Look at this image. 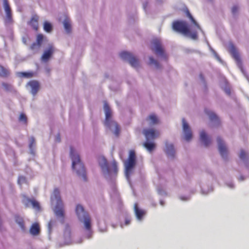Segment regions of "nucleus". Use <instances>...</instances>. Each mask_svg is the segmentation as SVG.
Returning <instances> with one entry per match:
<instances>
[{
	"label": "nucleus",
	"mask_w": 249,
	"mask_h": 249,
	"mask_svg": "<svg viewBox=\"0 0 249 249\" xmlns=\"http://www.w3.org/2000/svg\"><path fill=\"white\" fill-rule=\"evenodd\" d=\"M70 156L72 160V167L75 170L79 176H81L84 181L87 180L86 170L83 163L81 162L79 155L77 154L75 150L71 147Z\"/></svg>",
	"instance_id": "1"
},
{
	"label": "nucleus",
	"mask_w": 249,
	"mask_h": 249,
	"mask_svg": "<svg viewBox=\"0 0 249 249\" xmlns=\"http://www.w3.org/2000/svg\"><path fill=\"white\" fill-rule=\"evenodd\" d=\"M51 198L52 201H56L54 213L57 217L61 218V222L63 223L65 218L64 205L61 199L60 191L58 188L54 189Z\"/></svg>",
	"instance_id": "2"
},
{
	"label": "nucleus",
	"mask_w": 249,
	"mask_h": 249,
	"mask_svg": "<svg viewBox=\"0 0 249 249\" xmlns=\"http://www.w3.org/2000/svg\"><path fill=\"white\" fill-rule=\"evenodd\" d=\"M173 29L178 32L189 36L193 39L197 38V33L196 31L191 32L188 28L187 24L183 21H176L173 23Z\"/></svg>",
	"instance_id": "3"
},
{
	"label": "nucleus",
	"mask_w": 249,
	"mask_h": 249,
	"mask_svg": "<svg viewBox=\"0 0 249 249\" xmlns=\"http://www.w3.org/2000/svg\"><path fill=\"white\" fill-rule=\"evenodd\" d=\"M75 212L79 220L83 222L85 229L90 231L91 219L88 213L85 211L84 208L80 205H77Z\"/></svg>",
	"instance_id": "4"
},
{
	"label": "nucleus",
	"mask_w": 249,
	"mask_h": 249,
	"mask_svg": "<svg viewBox=\"0 0 249 249\" xmlns=\"http://www.w3.org/2000/svg\"><path fill=\"white\" fill-rule=\"evenodd\" d=\"M136 162V157L135 152L131 150L129 151V156L127 160L125 161V174L128 179H129L130 176L132 173V170L135 166Z\"/></svg>",
	"instance_id": "5"
},
{
	"label": "nucleus",
	"mask_w": 249,
	"mask_h": 249,
	"mask_svg": "<svg viewBox=\"0 0 249 249\" xmlns=\"http://www.w3.org/2000/svg\"><path fill=\"white\" fill-rule=\"evenodd\" d=\"M104 107L106 114L105 124L108 127H111L112 126H114L115 128L114 134L117 136H118L120 132V127L115 122L111 120V111L110 109L109 105L107 102H105Z\"/></svg>",
	"instance_id": "6"
},
{
	"label": "nucleus",
	"mask_w": 249,
	"mask_h": 249,
	"mask_svg": "<svg viewBox=\"0 0 249 249\" xmlns=\"http://www.w3.org/2000/svg\"><path fill=\"white\" fill-rule=\"evenodd\" d=\"M103 162H100L99 164L103 172L108 175H116L118 172L117 164L116 161L112 162L111 167L108 166L107 161L105 158L102 159Z\"/></svg>",
	"instance_id": "7"
},
{
	"label": "nucleus",
	"mask_w": 249,
	"mask_h": 249,
	"mask_svg": "<svg viewBox=\"0 0 249 249\" xmlns=\"http://www.w3.org/2000/svg\"><path fill=\"white\" fill-rule=\"evenodd\" d=\"M229 51L230 53L231 54L232 57L236 61L237 66L238 67L242 73L246 77H247L248 75L243 68V64L240 56V54L235 47L233 45H231L230 47Z\"/></svg>",
	"instance_id": "8"
},
{
	"label": "nucleus",
	"mask_w": 249,
	"mask_h": 249,
	"mask_svg": "<svg viewBox=\"0 0 249 249\" xmlns=\"http://www.w3.org/2000/svg\"><path fill=\"white\" fill-rule=\"evenodd\" d=\"M153 47H152V51L157 55L160 56L163 58L166 59L167 55L164 52V50L162 46L161 42L159 39H154L152 41Z\"/></svg>",
	"instance_id": "9"
},
{
	"label": "nucleus",
	"mask_w": 249,
	"mask_h": 249,
	"mask_svg": "<svg viewBox=\"0 0 249 249\" xmlns=\"http://www.w3.org/2000/svg\"><path fill=\"white\" fill-rule=\"evenodd\" d=\"M120 57L124 60H128L131 66L136 68L139 65V60L132 53L127 52H122L120 53Z\"/></svg>",
	"instance_id": "10"
},
{
	"label": "nucleus",
	"mask_w": 249,
	"mask_h": 249,
	"mask_svg": "<svg viewBox=\"0 0 249 249\" xmlns=\"http://www.w3.org/2000/svg\"><path fill=\"white\" fill-rule=\"evenodd\" d=\"M217 141L218 143V150L221 156L223 158H226L228 155V150L225 143L220 137H218L217 138Z\"/></svg>",
	"instance_id": "11"
},
{
	"label": "nucleus",
	"mask_w": 249,
	"mask_h": 249,
	"mask_svg": "<svg viewBox=\"0 0 249 249\" xmlns=\"http://www.w3.org/2000/svg\"><path fill=\"white\" fill-rule=\"evenodd\" d=\"M146 140H154L159 136V132L153 129H145L143 132Z\"/></svg>",
	"instance_id": "12"
},
{
	"label": "nucleus",
	"mask_w": 249,
	"mask_h": 249,
	"mask_svg": "<svg viewBox=\"0 0 249 249\" xmlns=\"http://www.w3.org/2000/svg\"><path fill=\"white\" fill-rule=\"evenodd\" d=\"M182 124H183V130L185 134V139L187 141H189L191 140L192 138V133L191 130L186 122L185 119H182Z\"/></svg>",
	"instance_id": "13"
},
{
	"label": "nucleus",
	"mask_w": 249,
	"mask_h": 249,
	"mask_svg": "<svg viewBox=\"0 0 249 249\" xmlns=\"http://www.w3.org/2000/svg\"><path fill=\"white\" fill-rule=\"evenodd\" d=\"M54 49L52 45H50L48 48L43 53L41 59L42 61L46 62L52 57Z\"/></svg>",
	"instance_id": "14"
},
{
	"label": "nucleus",
	"mask_w": 249,
	"mask_h": 249,
	"mask_svg": "<svg viewBox=\"0 0 249 249\" xmlns=\"http://www.w3.org/2000/svg\"><path fill=\"white\" fill-rule=\"evenodd\" d=\"M3 0V6L6 15V21L11 22L12 21V12L8 0Z\"/></svg>",
	"instance_id": "15"
},
{
	"label": "nucleus",
	"mask_w": 249,
	"mask_h": 249,
	"mask_svg": "<svg viewBox=\"0 0 249 249\" xmlns=\"http://www.w3.org/2000/svg\"><path fill=\"white\" fill-rule=\"evenodd\" d=\"M38 16L36 15H34L32 17L31 20L29 22V24L36 31L38 29Z\"/></svg>",
	"instance_id": "16"
},
{
	"label": "nucleus",
	"mask_w": 249,
	"mask_h": 249,
	"mask_svg": "<svg viewBox=\"0 0 249 249\" xmlns=\"http://www.w3.org/2000/svg\"><path fill=\"white\" fill-rule=\"evenodd\" d=\"M166 148L165 153L168 157L174 158L175 154V150L174 145L172 144H169L167 142L165 143Z\"/></svg>",
	"instance_id": "17"
},
{
	"label": "nucleus",
	"mask_w": 249,
	"mask_h": 249,
	"mask_svg": "<svg viewBox=\"0 0 249 249\" xmlns=\"http://www.w3.org/2000/svg\"><path fill=\"white\" fill-rule=\"evenodd\" d=\"M200 138L201 141L203 142L205 146H208L211 142V139L207 136L204 130L200 132Z\"/></svg>",
	"instance_id": "18"
},
{
	"label": "nucleus",
	"mask_w": 249,
	"mask_h": 249,
	"mask_svg": "<svg viewBox=\"0 0 249 249\" xmlns=\"http://www.w3.org/2000/svg\"><path fill=\"white\" fill-rule=\"evenodd\" d=\"M30 87L31 88V92L32 93L35 95L37 92L39 88V83L36 81H32L28 83V84Z\"/></svg>",
	"instance_id": "19"
},
{
	"label": "nucleus",
	"mask_w": 249,
	"mask_h": 249,
	"mask_svg": "<svg viewBox=\"0 0 249 249\" xmlns=\"http://www.w3.org/2000/svg\"><path fill=\"white\" fill-rule=\"evenodd\" d=\"M134 212L135 213L136 215L137 218L139 220H141L142 218V217L145 214V212L141 209H140L138 207V205L137 203H135L134 204Z\"/></svg>",
	"instance_id": "20"
},
{
	"label": "nucleus",
	"mask_w": 249,
	"mask_h": 249,
	"mask_svg": "<svg viewBox=\"0 0 249 249\" xmlns=\"http://www.w3.org/2000/svg\"><path fill=\"white\" fill-rule=\"evenodd\" d=\"M30 233L34 236L39 234L40 232V228L39 224L37 223L33 224L30 229Z\"/></svg>",
	"instance_id": "21"
},
{
	"label": "nucleus",
	"mask_w": 249,
	"mask_h": 249,
	"mask_svg": "<svg viewBox=\"0 0 249 249\" xmlns=\"http://www.w3.org/2000/svg\"><path fill=\"white\" fill-rule=\"evenodd\" d=\"M205 112L209 116L210 119L212 121H215L217 123H219V119L214 113L208 109H205Z\"/></svg>",
	"instance_id": "22"
},
{
	"label": "nucleus",
	"mask_w": 249,
	"mask_h": 249,
	"mask_svg": "<svg viewBox=\"0 0 249 249\" xmlns=\"http://www.w3.org/2000/svg\"><path fill=\"white\" fill-rule=\"evenodd\" d=\"M15 219L16 222L19 225L23 231H24L25 230V227L23 218L18 215H16Z\"/></svg>",
	"instance_id": "23"
},
{
	"label": "nucleus",
	"mask_w": 249,
	"mask_h": 249,
	"mask_svg": "<svg viewBox=\"0 0 249 249\" xmlns=\"http://www.w3.org/2000/svg\"><path fill=\"white\" fill-rule=\"evenodd\" d=\"M27 203L25 204V205H26L27 207H28V203H31L32 205V206L34 208H35L36 210H40V205H39V203L37 201H36L35 200L31 199L29 198L27 199Z\"/></svg>",
	"instance_id": "24"
},
{
	"label": "nucleus",
	"mask_w": 249,
	"mask_h": 249,
	"mask_svg": "<svg viewBox=\"0 0 249 249\" xmlns=\"http://www.w3.org/2000/svg\"><path fill=\"white\" fill-rule=\"evenodd\" d=\"M143 146L149 152L152 151L155 148V144L154 143L148 142H144Z\"/></svg>",
	"instance_id": "25"
},
{
	"label": "nucleus",
	"mask_w": 249,
	"mask_h": 249,
	"mask_svg": "<svg viewBox=\"0 0 249 249\" xmlns=\"http://www.w3.org/2000/svg\"><path fill=\"white\" fill-rule=\"evenodd\" d=\"M9 75V71L0 65V76L3 77H6Z\"/></svg>",
	"instance_id": "26"
},
{
	"label": "nucleus",
	"mask_w": 249,
	"mask_h": 249,
	"mask_svg": "<svg viewBox=\"0 0 249 249\" xmlns=\"http://www.w3.org/2000/svg\"><path fill=\"white\" fill-rule=\"evenodd\" d=\"M186 15L187 17L190 19L192 23L194 24V25L198 29V30H201V28L199 24L197 23V22L194 18L192 15L190 14L189 11L187 10L186 11Z\"/></svg>",
	"instance_id": "27"
},
{
	"label": "nucleus",
	"mask_w": 249,
	"mask_h": 249,
	"mask_svg": "<svg viewBox=\"0 0 249 249\" xmlns=\"http://www.w3.org/2000/svg\"><path fill=\"white\" fill-rule=\"evenodd\" d=\"M147 120L149 121L150 124H155L158 123V119L154 114L150 115Z\"/></svg>",
	"instance_id": "28"
},
{
	"label": "nucleus",
	"mask_w": 249,
	"mask_h": 249,
	"mask_svg": "<svg viewBox=\"0 0 249 249\" xmlns=\"http://www.w3.org/2000/svg\"><path fill=\"white\" fill-rule=\"evenodd\" d=\"M64 26L65 30L67 33H69L71 31V24L70 21L66 19L64 21Z\"/></svg>",
	"instance_id": "29"
},
{
	"label": "nucleus",
	"mask_w": 249,
	"mask_h": 249,
	"mask_svg": "<svg viewBox=\"0 0 249 249\" xmlns=\"http://www.w3.org/2000/svg\"><path fill=\"white\" fill-rule=\"evenodd\" d=\"M43 28L45 31L50 33L52 31L53 27L51 24L47 21H45L43 25Z\"/></svg>",
	"instance_id": "30"
},
{
	"label": "nucleus",
	"mask_w": 249,
	"mask_h": 249,
	"mask_svg": "<svg viewBox=\"0 0 249 249\" xmlns=\"http://www.w3.org/2000/svg\"><path fill=\"white\" fill-rule=\"evenodd\" d=\"M44 39V36L41 34H39L36 36V42L35 43H37L40 46H41L43 40Z\"/></svg>",
	"instance_id": "31"
},
{
	"label": "nucleus",
	"mask_w": 249,
	"mask_h": 249,
	"mask_svg": "<svg viewBox=\"0 0 249 249\" xmlns=\"http://www.w3.org/2000/svg\"><path fill=\"white\" fill-rule=\"evenodd\" d=\"M18 75L22 77L31 78L33 76V74L32 72H21L18 73Z\"/></svg>",
	"instance_id": "32"
},
{
	"label": "nucleus",
	"mask_w": 249,
	"mask_h": 249,
	"mask_svg": "<svg viewBox=\"0 0 249 249\" xmlns=\"http://www.w3.org/2000/svg\"><path fill=\"white\" fill-rule=\"evenodd\" d=\"M149 64L150 65H152V64H153L157 68H159L160 67V64L159 63H158V62L155 59H154L153 58V57H149Z\"/></svg>",
	"instance_id": "33"
},
{
	"label": "nucleus",
	"mask_w": 249,
	"mask_h": 249,
	"mask_svg": "<svg viewBox=\"0 0 249 249\" xmlns=\"http://www.w3.org/2000/svg\"><path fill=\"white\" fill-rule=\"evenodd\" d=\"M40 47L39 45L37 44V43H36L35 42H34L30 46V49L33 51H38Z\"/></svg>",
	"instance_id": "34"
},
{
	"label": "nucleus",
	"mask_w": 249,
	"mask_h": 249,
	"mask_svg": "<svg viewBox=\"0 0 249 249\" xmlns=\"http://www.w3.org/2000/svg\"><path fill=\"white\" fill-rule=\"evenodd\" d=\"M19 121L23 122L25 124L27 123V119L26 115L24 113H21L19 117Z\"/></svg>",
	"instance_id": "35"
},
{
	"label": "nucleus",
	"mask_w": 249,
	"mask_h": 249,
	"mask_svg": "<svg viewBox=\"0 0 249 249\" xmlns=\"http://www.w3.org/2000/svg\"><path fill=\"white\" fill-rule=\"evenodd\" d=\"M55 221L54 220H51L48 224V228L50 232L52 230L53 225L55 224Z\"/></svg>",
	"instance_id": "36"
},
{
	"label": "nucleus",
	"mask_w": 249,
	"mask_h": 249,
	"mask_svg": "<svg viewBox=\"0 0 249 249\" xmlns=\"http://www.w3.org/2000/svg\"><path fill=\"white\" fill-rule=\"evenodd\" d=\"M247 157V154L244 150H241L240 155H239V158L241 160H245L246 159Z\"/></svg>",
	"instance_id": "37"
},
{
	"label": "nucleus",
	"mask_w": 249,
	"mask_h": 249,
	"mask_svg": "<svg viewBox=\"0 0 249 249\" xmlns=\"http://www.w3.org/2000/svg\"><path fill=\"white\" fill-rule=\"evenodd\" d=\"M36 141L34 137H31L30 138V142L29 144V147L31 149L33 148V147L35 145Z\"/></svg>",
	"instance_id": "38"
},
{
	"label": "nucleus",
	"mask_w": 249,
	"mask_h": 249,
	"mask_svg": "<svg viewBox=\"0 0 249 249\" xmlns=\"http://www.w3.org/2000/svg\"><path fill=\"white\" fill-rule=\"evenodd\" d=\"M2 85L6 90L8 91V90H11V88H12L11 86L8 83H3L2 84Z\"/></svg>",
	"instance_id": "39"
},
{
	"label": "nucleus",
	"mask_w": 249,
	"mask_h": 249,
	"mask_svg": "<svg viewBox=\"0 0 249 249\" xmlns=\"http://www.w3.org/2000/svg\"><path fill=\"white\" fill-rule=\"evenodd\" d=\"M26 181V178L25 177L23 176L19 177L18 179V183L19 184L21 185L22 183L25 182Z\"/></svg>",
	"instance_id": "40"
},
{
	"label": "nucleus",
	"mask_w": 249,
	"mask_h": 249,
	"mask_svg": "<svg viewBox=\"0 0 249 249\" xmlns=\"http://www.w3.org/2000/svg\"><path fill=\"white\" fill-rule=\"evenodd\" d=\"M238 10V7L237 6H234L232 8L231 11L233 14H235Z\"/></svg>",
	"instance_id": "41"
},
{
	"label": "nucleus",
	"mask_w": 249,
	"mask_h": 249,
	"mask_svg": "<svg viewBox=\"0 0 249 249\" xmlns=\"http://www.w3.org/2000/svg\"><path fill=\"white\" fill-rule=\"evenodd\" d=\"M245 177L243 175H241L239 178L238 179L239 181H243L245 179Z\"/></svg>",
	"instance_id": "42"
},
{
	"label": "nucleus",
	"mask_w": 249,
	"mask_h": 249,
	"mask_svg": "<svg viewBox=\"0 0 249 249\" xmlns=\"http://www.w3.org/2000/svg\"><path fill=\"white\" fill-rule=\"evenodd\" d=\"M56 141L57 142H59L60 141V136L59 134H58L56 137Z\"/></svg>",
	"instance_id": "43"
},
{
	"label": "nucleus",
	"mask_w": 249,
	"mask_h": 249,
	"mask_svg": "<svg viewBox=\"0 0 249 249\" xmlns=\"http://www.w3.org/2000/svg\"><path fill=\"white\" fill-rule=\"evenodd\" d=\"M130 222V220L129 219H126L125 220V224L126 225H128Z\"/></svg>",
	"instance_id": "44"
},
{
	"label": "nucleus",
	"mask_w": 249,
	"mask_h": 249,
	"mask_svg": "<svg viewBox=\"0 0 249 249\" xmlns=\"http://www.w3.org/2000/svg\"><path fill=\"white\" fill-rule=\"evenodd\" d=\"M200 77L203 79V77L202 76V74H200Z\"/></svg>",
	"instance_id": "45"
}]
</instances>
